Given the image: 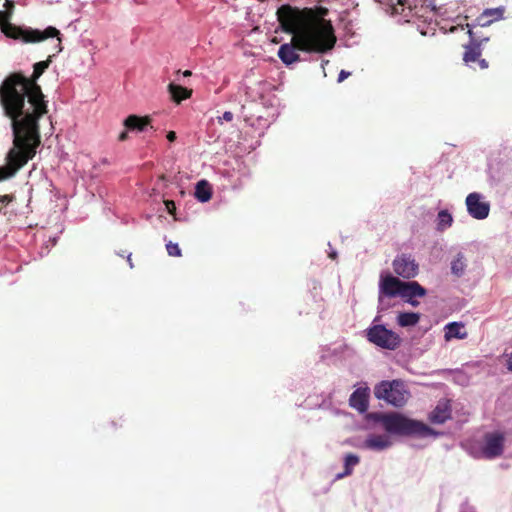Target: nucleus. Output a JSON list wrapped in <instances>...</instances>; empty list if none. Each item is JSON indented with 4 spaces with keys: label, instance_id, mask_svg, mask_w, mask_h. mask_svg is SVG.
Returning a JSON list of instances; mask_svg holds the SVG:
<instances>
[{
    "label": "nucleus",
    "instance_id": "19",
    "mask_svg": "<svg viewBox=\"0 0 512 512\" xmlns=\"http://www.w3.org/2000/svg\"><path fill=\"white\" fill-rule=\"evenodd\" d=\"M464 325L458 322H452L445 326V340L449 341L453 338L457 339H465L467 337V332L463 330Z\"/></svg>",
    "mask_w": 512,
    "mask_h": 512
},
{
    "label": "nucleus",
    "instance_id": "26",
    "mask_svg": "<svg viewBox=\"0 0 512 512\" xmlns=\"http://www.w3.org/2000/svg\"><path fill=\"white\" fill-rule=\"evenodd\" d=\"M466 269V263L462 253H458L456 258L451 262V272L460 277L464 274Z\"/></svg>",
    "mask_w": 512,
    "mask_h": 512
},
{
    "label": "nucleus",
    "instance_id": "35",
    "mask_svg": "<svg viewBox=\"0 0 512 512\" xmlns=\"http://www.w3.org/2000/svg\"><path fill=\"white\" fill-rule=\"evenodd\" d=\"M407 301L412 305V306H417L419 304L418 301H415L413 300V298H408Z\"/></svg>",
    "mask_w": 512,
    "mask_h": 512
},
{
    "label": "nucleus",
    "instance_id": "1",
    "mask_svg": "<svg viewBox=\"0 0 512 512\" xmlns=\"http://www.w3.org/2000/svg\"><path fill=\"white\" fill-rule=\"evenodd\" d=\"M53 56L49 55L47 60L35 63L30 77L14 72L0 84V105L4 116L11 121L16 145L24 141L37 148L41 143L39 120L48 109L37 81L50 66Z\"/></svg>",
    "mask_w": 512,
    "mask_h": 512
},
{
    "label": "nucleus",
    "instance_id": "22",
    "mask_svg": "<svg viewBox=\"0 0 512 512\" xmlns=\"http://www.w3.org/2000/svg\"><path fill=\"white\" fill-rule=\"evenodd\" d=\"M412 9L413 6L410 0H397L396 4H391L392 15H402L403 17H409Z\"/></svg>",
    "mask_w": 512,
    "mask_h": 512
},
{
    "label": "nucleus",
    "instance_id": "36",
    "mask_svg": "<svg viewBox=\"0 0 512 512\" xmlns=\"http://www.w3.org/2000/svg\"><path fill=\"white\" fill-rule=\"evenodd\" d=\"M191 74H192V72L190 70H186V71L183 72V75L186 76V77L187 76H191Z\"/></svg>",
    "mask_w": 512,
    "mask_h": 512
},
{
    "label": "nucleus",
    "instance_id": "6",
    "mask_svg": "<svg viewBox=\"0 0 512 512\" xmlns=\"http://www.w3.org/2000/svg\"><path fill=\"white\" fill-rule=\"evenodd\" d=\"M35 147L26 142L16 145V138L13 139V148L7 154V164L0 167V182L13 177L27 162L34 158L36 154ZM15 199L14 195H0L1 204H9Z\"/></svg>",
    "mask_w": 512,
    "mask_h": 512
},
{
    "label": "nucleus",
    "instance_id": "13",
    "mask_svg": "<svg viewBox=\"0 0 512 512\" xmlns=\"http://www.w3.org/2000/svg\"><path fill=\"white\" fill-rule=\"evenodd\" d=\"M479 193H470L466 198V206L469 214L478 220H482L488 217L490 211V205L488 202L481 200Z\"/></svg>",
    "mask_w": 512,
    "mask_h": 512
},
{
    "label": "nucleus",
    "instance_id": "30",
    "mask_svg": "<svg viewBox=\"0 0 512 512\" xmlns=\"http://www.w3.org/2000/svg\"><path fill=\"white\" fill-rule=\"evenodd\" d=\"M164 203L169 214H174L176 210L175 202L173 200H165Z\"/></svg>",
    "mask_w": 512,
    "mask_h": 512
},
{
    "label": "nucleus",
    "instance_id": "27",
    "mask_svg": "<svg viewBox=\"0 0 512 512\" xmlns=\"http://www.w3.org/2000/svg\"><path fill=\"white\" fill-rule=\"evenodd\" d=\"M452 216L447 210H441L438 213V230L443 231L444 229L448 228L452 224Z\"/></svg>",
    "mask_w": 512,
    "mask_h": 512
},
{
    "label": "nucleus",
    "instance_id": "3",
    "mask_svg": "<svg viewBox=\"0 0 512 512\" xmlns=\"http://www.w3.org/2000/svg\"><path fill=\"white\" fill-rule=\"evenodd\" d=\"M288 33L292 34L291 42L282 44L278 50V57L286 65L300 61L298 51L323 54L333 49L332 41L328 42L321 31L312 29V27H307L304 30L297 28Z\"/></svg>",
    "mask_w": 512,
    "mask_h": 512
},
{
    "label": "nucleus",
    "instance_id": "15",
    "mask_svg": "<svg viewBox=\"0 0 512 512\" xmlns=\"http://www.w3.org/2000/svg\"><path fill=\"white\" fill-rule=\"evenodd\" d=\"M151 122L152 118L149 115L138 116L132 114L125 118L123 125L129 131L143 132L148 127L154 130V127L151 125Z\"/></svg>",
    "mask_w": 512,
    "mask_h": 512
},
{
    "label": "nucleus",
    "instance_id": "21",
    "mask_svg": "<svg viewBox=\"0 0 512 512\" xmlns=\"http://www.w3.org/2000/svg\"><path fill=\"white\" fill-rule=\"evenodd\" d=\"M195 197L201 202H207L211 199V186L206 180H201L196 184Z\"/></svg>",
    "mask_w": 512,
    "mask_h": 512
},
{
    "label": "nucleus",
    "instance_id": "38",
    "mask_svg": "<svg viewBox=\"0 0 512 512\" xmlns=\"http://www.w3.org/2000/svg\"><path fill=\"white\" fill-rule=\"evenodd\" d=\"M7 204H1L0 203V212L2 211L3 207L6 206Z\"/></svg>",
    "mask_w": 512,
    "mask_h": 512
},
{
    "label": "nucleus",
    "instance_id": "25",
    "mask_svg": "<svg viewBox=\"0 0 512 512\" xmlns=\"http://www.w3.org/2000/svg\"><path fill=\"white\" fill-rule=\"evenodd\" d=\"M420 316L414 312H403L398 315V324L402 327L414 326L419 322Z\"/></svg>",
    "mask_w": 512,
    "mask_h": 512
},
{
    "label": "nucleus",
    "instance_id": "4",
    "mask_svg": "<svg viewBox=\"0 0 512 512\" xmlns=\"http://www.w3.org/2000/svg\"><path fill=\"white\" fill-rule=\"evenodd\" d=\"M4 10L0 11V28L1 32L8 38L14 40H21L23 43H37L46 40L47 38L57 37L58 39V50L62 51L60 31L55 27L49 26L44 31L32 28H23L16 26L10 22L14 9L15 3L13 0H5Z\"/></svg>",
    "mask_w": 512,
    "mask_h": 512
},
{
    "label": "nucleus",
    "instance_id": "29",
    "mask_svg": "<svg viewBox=\"0 0 512 512\" xmlns=\"http://www.w3.org/2000/svg\"><path fill=\"white\" fill-rule=\"evenodd\" d=\"M233 118H234L233 113L230 111H226L223 113V115L221 117H218V123L223 124V121L231 122L233 120Z\"/></svg>",
    "mask_w": 512,
    "mask_h": 512
},
{
    "label": "nucleus",
    "instance_id": "9",
    "mask_svg": "<svg viewBox=\"0 0 512 512\" xmlns=\"http://www.w3.org/2000/svg\"><path fill=\"white\" fill-rule=\"evenodd\" d=\"M367 339L374 345L387 350H395L400 346V336L384 325H373L367 330Z\"/></svg>",
    "mask_w": 512,
    "mask_h": 512
},
{
    "label": "nucleus",
    "instance_id": "7",
    "mask_svg": "<svg viewBox=\"0 0 512 512\" xmlns=\"http://www.w3.org/2000/svg\"><path fill=\"white\" fill-rule=\"evenodd\" d=\"M374 395L395 407L403 406L409 398V392L401 380L380 382L374 388Z\"/></svg>",
    "mask_w": 512,
    "mask_h": 512
},
{
    "label": "nucleus",
    "instance_id": "23",
    "mask_svg": "<svg viewBox=\"0 0 512 512\" xmlns=\"http://www.w3.org/2000/svg\"><path fill=\"white\" fill-rule=\"evenodd\" d=\"M449 418L450 410L447 406L438 405L429 415V420L436 424H442Z\"/></svg>",
    "mask_w": 512,
    "mask_h": 512
},
{
    "label": "nucleus",
    "instance_id": "17",
    "mask_svg": "<svg viewBox=\"0 0 512 512\" xmlns=\"http://www.w3.org/2000/svg\"><path fill=\"white\" fill-rule=\"evenodd\" d=\"M391 446V441L386 435H369L363 443V447L370 450L381 451Z\"/></svg>",
    "mask_w": 512,
    "mask_h": 512
},
{
    "label": "nucleus",
    "instance_id": "5",
    "mask_svg": "<svg viewBox=\"0 0 512 512\" xmlns=\"http://www.w3.org/2000/svg\"><path fill=\"white\" fill-rule=\"evenodd\" d=\"M369 418L374 422L381 423L389 434L400 436H429L434 434V431L423 422L410 419L396 412H374L369 414Z\"/></svg>",
    "mask_w": 512,
    "mask_h": 512
},
{
    "label": "nucleus",
    "instance_id": "8",
    "mask_svg": "<svg viewBox=\"0 0 512 512\" xmlns=\"http://www.w3.org/2000/svg\"><path fill=\"white\" fill-rule=\"evenodd\" d=\"M469 42L464 45L463 62L465 65L476 70H484L489 67V63L486 59L482 58V47L489 41L488 37L476 38L474 32L469 29Z\"/></svg>",
    "mask_w": 512,
    "mask_h": 512
},
{
    "label": "nucleus",
    "instance_id": "28",
    "mask_svg": "<svg viewBox=\"0 0 512 512\" xmlns=\"http://www.w3.org/2000/svg\"><path fill=\"white\" fill-rule=\"evenodd\" d=\"M166 250L169 256L180 257L181 249L177 243L168 242L166 244Z\"/></svg>",
    "mask_w": 512,
    "mask_h": 512
},
{
    "label": "nucleus",
    "instance_id": "37",
    "mask_svg": "<svg viewBox=\"0 0 512 512\" xmlns=\"http://www.w3.org/2000/svg\"><path fill=\"white\" fill-rule=\"evenodd\" d=\"M127 261H128V263H129L130 267H131V268H133V264H132V261H131V255H129V256L127 257Z\"/></svg>",
    "mask_w": 512,
    "mask_h": 512
},
{
    "label": "nucleus",
    "instance_id": "11",
    "mask_svg": "<svg viewBox=\"0 0 512 512\" xmlns=\"http://www.w3.org/2000/svg\"><path fill=\"white\" fill-rule=\"evenodd\" d=\"M394 272L404 278L411 279L418 275L419 265L409 254H401L395 257L392 262Z\"/></svg>",
    "mask_w": 512,
    "mask_h": 512
},
{
    "label": "nucleus",
    "instance_id": "18",
    "mask_svg": "<svg viewBox=\"0 0 512 512\" xmlns=\"http://www.w3.org/2000/svg\"><path fill=\"white\" fill-rule=\"evenodd\" d=\"M427 294V291L424 287H422L416 281H408L405 282L404 288L402 289L401 297L403 298H414V297H424Z\"/></svg>",
    "mask_w": 512,
    "mask_h": 512
},
{
    "label": "nucleus",
    "instance_id": "2",
    "mask_svg": "<svg viewBox=\"0 0 512 512\" xmlns=\"http://www.w3.org/2000/svg\"><path fill=\"white\" fill-rule=\"evenodd\" d=\"M327 14L328 9L322 6L299 9L286 4L278 8L277 19L284 32L294 31L297 28L304 30L307 27L321 31L328 42L332 41L334 47L337 39L331 21L324 19Z\"/></svg>",
    "mask_w": 512,
    "mask_h": 512
},
{
    "label": "nucleus",
    "instance_id": "16",
    "mask_svg": "<svg viewBox=\"0 0 512 512\" xmlns=\"http://www.w3.org/2000/svg\"><path fill=\"white\" fill-rule=\"evenodd\" d=\"M505 8H489L485 9L476 19V22L481 27L491 25L493 22L501 20L504 17Z\"/></svg>",
    "mask_w": 512,
    "mask_h": 512
},
{
    "label": "nucleus",
    "instance_id": "20",
    "mask_svg": "<svg viewBox=\"0 0 512 512\" xmlns=\"http://www.w3.org/2000/svg\"><path fill=\"white\" fill-rule=\"evenodd\" d=\"M168 90L171 94L172 99L177 103H180L181 101L190 98L192 95V90L173 83L169 84Z\"/></svg>",
    "mask_w": 512,
    "mask_h": 512
},
{
    "label": "nucleus",
    "instance_id": "12",
    "mask_svg": "<svg viewBox=\"0 0 512 512\" xmlns=\"http://www.w3.org/2000/svg\"><path fill=\"white\" fill-rule=\"evenodd\" d=\"M404 284L405 281H401L391 274L385 276L381 275L379 282V302H382L384 297L393 298L401 296Z\"/></svg>",
    "mask_w": 512,
    "mask_h": 512
},
{
    "label": "nucleus",
    "instance_id": "31",
    "mask_svg": "<svg viewBox=\"0 0 512 512\" xmlns=\"http://www.w3.org/2000/svg\"><path fill=\"white\" fill-rule=\"evenodd\" d=\"M351 75L350 72L348 71H345V70H341L339 75H338V82L341 83L343 82L346 78H348L349 76Z\"/></svg>",
    "mask_w": 512,
    "mask_h": 512
},
{
    "label": "nucleus",
    "instance_id": "34",
    "mask_svg": "<svg viewBox=\"0 0 512 512\" xmlns=\"http://www.w3.org/2000/svg\"><path fill=\"white\" fill-rule=\"evenodd\" d=\"M507 368L512 371V356H510L507 360Z\"/></svg>",
    "mask_w": 512,
    "mask_h": 512
},
{
    "label": "nucleus",
    "instance_id": "10",
    "mask_svg": "<svg viewBox=\"0 0 512 512\" xmlns=\"http://www.w3.org/2000/svg\"><path fill=\"white\" fill-rule=\"evenodd\" d=\"M505 436L502 432H488L483 436L481 452L486 459H494L503 454Z\"/></svg>",
    "mask_w": 512,
    "mask_h": 512
},
{
    "label": "nucleus",
    "instance_id": "32",
    "mask_svg": "<svg viewBox=\"0 0 512 512\" xmlns=\"http://www.w3.org/2000/svg\"><path fill=\"white\" fill-rule=\"evenodd\" d=\"M166 137L169 142H174L177 138L176 133L174 131H169Z\"/></svg>",
    "mask_w": 512,
    "mask_h": 512
},
{
    "label": "nucleus",
    "instance_id": "14",
    "mask_svg": "<svg viewBox=\"0 0 512 512\" xmlns=\"http://www.w3.org/2000/svg\"><path fill=\"white\" fill-rule=\"evenodd\" d=\"M349 405L360 413L366 412L369 406V388H357L349 398Z\"/></svg>",
    "mask_w": 512,
    "mask_h": 512
},
{
    "label": "nucleus",
    "instance_id": "24",
    "mask_svg": "<svg viewBox=\"0 0 512 512\" xmlns=\"http://www.w3.org/2000/svg\"><path fill=\"white\" fill-rule=\"evenodd\" d=\"M360 462L359 456L349 453L344 458V471L337 476V478H343L349 476L353 472V467Z\"/></svg>",
    "mask_w": 512,
    "mask_h": 512
},
{
    "label": "nucleus",
    "instance_id": "33",
    "mask_svg": "<svg viewBox=\"0 0 512 512\" xmlns=\"http://www.w3.org/2000/svg\"><path fill=\"white\" fill-rule=\"evenodd\" d=\"M128 130L126 129L125 131H122L119 136H118V140L119 141H126L128 139Z\"/></svg>",
    "mask_w": 512,
    "mask_h": 512
}]
</instances>
